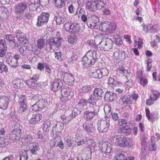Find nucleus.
I'll list each match as a JSON object with an SVG mask.
<instances>
[{
	"mask_svg": "<svg viewBox=\"0 0 160 160\" xmlns=\"http://www.w3.org/2000/svg\"><path fill=\"white\" fill-rule=\"evenodd\" d=\"M100 100V98L93 93L88 100V102L92 105H95L97 102Z\"/></svg>",
	"mask_w": 160,
	"mask_h": 160,
	"instance_id": "29",
	"label": "nucleus"
},
{
	"mask_svg": "<svg viewBox=\"0 0 160 160\" xmlns=\"http://www.w3.org/2000/svg\"><path fill=\"white\" fill-rule=\"evenodd\" d=\"M109 126V120L108 118L99 121L98 123V130L100 133L105 132L108 130Z\"/></svg>",
	"mask_w": 160,
	"mask_h": 160,
	"instance_id": "8",
	"label": "nucleus"
},
{
	"mask_svg": "<svg viewBox=\"0 0 160 160\" xmlns=\"http://www.w3.org/2000/svg\"><path fill=\"white\" fill-rule=\"evenodd\" d=\"M45 43V40L43 38H39L36 41V46L38 50L36 49L34 51V53L35 55H38L40 53L39 50L43 48Z\"/></svg>",
	"mask_w": 160,
	"mask_h": 160,
	"instance_id": "17",
	"label": "nucleus"
},
{
	"mask_svg": "<svg viewBox=\"0 0 160 160\" xmlns=\"http://www.w3.org/2000/svg\"><path fill=\"white\" fill-rule=\"evenodd\" d=\"M30 149L31 152L32 154L36 155L37 153V151H38L40 148L38 144L35 142L31 143L30 145Z\"/></svg>",
	"mask_w": 160,
	"mask_h": 160,
	"instance_id": "26",
	"label": "nucleus"
},
{
	"mask_svg": "<svg viewBox=\"0 0 160 160\" xmlns=\"http://www.w3.org/2000/svg\"><path fill=\"white\" fill-rule=\"evenodd\" d=\"M148 153L147 152L146 150L144 149L142 150V151L141 152L139 157L142 160H145L148 157Z\"/></svg>",
	"mask_w": 160,
	"mask_h": 160,
	"instance_id": "45",
	"label": "nucleus"
},
{
	"mask_svg": "<svg viewBox=\"0 0 160 160\" xmlns=\"http://www.w3.org/2000/svg\"><path fill=\"white\" fill-rule=\"evenodd\" d=\"M19 107L18 111L19 113H22L25 112L28 109V106L26 104H19Z\"/></svg>",
	"mask_w": 160,
	"mask_h": 160,
	"instance_id": "50",
	"label": "nucleus"
},
{
	"mask_svg": "<svg viewBox=\"0 0 160 160\" xmlns=\"http://www.w3.org/2000/svg\"><path fill=\"white\" fill-rule=\"evenodd\" d=\"M101 71V77L107 76L108 74V70L106 68H103L100 69Z\"/></svg>",
	"mask_w": 160,
	"mask_h": 160,
	"instance_id": "56",
	"label": "nucleus"
},
{
	"mask_svg": "<svg viewBox=\"0 0 160 160\" xmlns=\"http://www.w3.org/2000/svg\"><path fill=\"white\" fill-rule=\"evenodd\" d=\"M14 8V12L18 17H20L28 11L27 4L23 2L17 4Z\"/></svg>",
	"mask_w": 160,
	"mask_h": 160,
	"instance_id": "5",
	"label": "nucleus"
},
{
	"mask_svg": "<svg viewBox=\"0 0 160 160\" xmlns=\"http://www.w3.org/2000/svg\"><path fill=\"white\" fill-rule=\"evenodd\" d=\"M108 28V30L107 32L109 33H112L116 30L117 25L116 24L114 23H110L109 22V25Z\"/></svg>",
	"mask_w": 160,
	"mask_h": 160,
	"instance_id": "42",
	"label": "nucleus"
},
{
	"mask_svg": "<svg viewBox=\"0 0 160 160\" xmlns=\"http://www.w3.org/2000/svg\"><path fill=\"white\" fill-rule=\"evenodd\" d=\"M118 123L119 125L122 126L121 127H123V126H127L128 124L125 119H119Z\"/></svg>",
	"mask_w": 160,
	"mask_h": 160,
	"instance_id": "62",
	"label": "nucleus"
},
{
	"mask_svg": "<svg viewBox=\"0 0 160 160\" xmlns=\"http://www.w3.org/2000/svg\"><path fill=\"white\" fill-rule=\"evenodd\" d=\"M87 104L88 102L86 100L82 99H81L78 103V106L81 109H83L84 108V106L87 105Z\"/></svg>",
	"mask_w": 160,
	"mask_h": 160,
	"instance_id": "52",
	"label": "nucleus"
},
{
	"mask_svg": "<svg viewBox=\"0 0 160 160\" xmlns=\"http://www.w3.org/2000/svg\"><path fill=\"white\" fill-rule=\"evenodd\" d=\"M63 81L67 84L71 85L73 84L74 78L72 74L66 72L63 76Z\"/></svg>",
	"mask_w": 160,
	"mask_h": 160,
	"instance_id": "19",
	"label": "nucleus"
},
{
	"mask_svg": "<svg viewBox=\"0 0 160 160\" xmlns=\"http://www.w3.org/2000/svg\"><path fill=\"white\" fill-rule=\"evenodd\" d=\"M98 59L97 51H89L82 59V63L85 67H90Z\"/></svg>",
	"mask_w": 160,
	"mask_h": 160,
	"instance_id": "1",
	"label": "nucleus"
},
{
	"mask_svg": "<svg viewBox=\"0 0 160 160\" xmlns=\"http://www.w3.org/2000/svg\"><path fill=\"white\" fill-rule=\"evenodd\" d=\"M93 93L95 95L100 98L102 97L103 93V92L101 88H96L94 90Z\"/></svg>",
	"mask_w": 160,
	"mask_h": 160,
	"instance_id": "49",
	"label": "nucleus"
},
{
	"mask_svg": "<svg viewBox=\"0 0 160 160\" xmlns=\"http://www.w3.org/2000/svg\"><path fill=\"white\" fill-rule=\"evenodd\" d=\"M121 132L125 135H128L130 134L132 130L127 126H123V127H121Z\"/></svg>",
	"mask_w": 160,
	"mask_h": 160,
	"instance_id": "44",
	"label": "nucleus"
},
{
	"mask_svg": "<svg viewBox=\"0 0 160 160\" xmlns=\"http://www.w3.org/2000/svg\"><path fill=\"white\" fill-rule=\"evenodd\" d=\"M30 1L32 4L29 5V8L31 11L34 10L36 8L35 5L39 3L40 2V0H30Z\"/></svg>",
	"mask_w": 160,
	"mask_h": 160,
	"instance_id": "41",
	"label": "nucleus"
},
{
	"mask_svg": "<svg viewBox=\"0 0 160 160\" xmlns=\"http://www.w3.org/2000/svg\"><path fill=\"white\" fill-rule=\"evenodd\" d=\"M27 100L25 96H22L19 99V104H26Z\"/></svg>",
	"mask_w": 160,
	"mask_h": 160,
	"instance_id": "64",
	"label": "nucleus"
},
{
	"mask_svg": "<svg viewBox=\"0 0 160 160\" xmlns=\"http://www.w3.org/2000/svg\"><path fill=\"white\" fill-rule=\"evenodd\" d=\"M150 97L152 99L156 101L160 97V93L158 90H152Z\"/></svg>",
	"mask_w": 160,
	"mask_h": 160,
	"instance_id": "37",
	"label": "nucleus"
},
{
	"mask_svg": "<svg viewBox=\"0 0 160 160\" xmlns=\"http://www.w3.org/2000/svg\"><path fill=\"white\" fill-rule=\"evenodd\" d=\"M133 39L134 40V47H136V46H137L138 48H142V46L143 44L142 39L139 38L138 39V41H137L136 39V37L135 35L134 36V38Z\"/></svg>",
	"mask_w": 160,
	"mask_h": 160,
	"instance_id": "38",
	"label": "nucleus"
},
{
	"mask_svg": "<svg viewBox=\"0 0 160 160\" xmlns=\"http://www.w3.org/2000/svg\"><path fill=\"white\" fill-rule=\"evenodd\" d=\"M100 148L102 153L107 155L111 152L112 150V145L110 142L106 141L102 143Z\"/></svg>",
	"mask_w": 160,
	"mask_h": 160,
	"instance_id": "12",
	"label": "nucleus"
},
{
	"mask_svg": "<svg viewBox=\"0 0 160 160\" xmlns=\"http://www.w3.org/2000/svg\"><path fill=\"white\" fill-rule=\"evenodd\" d=\"M50 145L52 147H59L62 149L64 148V144L62 141L61 137L58 136L53 139L50 142Z\"/></svg>",
	"mask_w": 160,
	"mask_h": 160,
	"instance_id": "14",
	"label": "nucleus"
},
{
	"mask_svg": "<svg viewBox=\"0 0 160 160\" xmlns=\"http://www.w3.org/2000/svg\"><path fill=\"white\" fill-rule=\"evenodd\" d=\"M77 111V109H74L71 113L68 114L67 112H65L61 115L60 118L65 124H67L78 115Z\"/></svg>",
	"mask_w": 160,
	"mask_h": 160,
	"instance_id": "4",
	"label": "nucleus"
},
{
	"mask_svg": "<svg viewBox=\"0 0 160 160\" xmlns=\"http://www.w3.org/2000/svg\"><path fill=\"white\" fill-rule=\"evenodd\" d=\"M97 114L96 110L93 108L90 110H88L84 113V117L88 119H92Z\"/></svg>",
	"mask_w": 160,
	"mask_h": 160,
	"instance_id": "21",
	"label": "nucleus"
},
{
	"mask_svg": "<svg viewBox=\"0 0 160 160\" xmlns=\"http://www.w3.org/2000/svg\"><path fill=\"white\" fill-rule=\"evenodd\" d=\"M47 104V100L41 98L32 105L31 108L33 111L35 112L41 111L46 107Z\"/></svg>",
	"mask_w": 160,
	"mask_h": 160,
	"instance_id": "10",
	"label": "nucleus"
},
{
	"mask_svg": "<svg viewBox=\"0 0 160 160\" xmlns=\"http://www.w3.org/2000/svg\"><path fill=\"white\" fill-rule=\"evenodd\" d=\"M113 41L117 45H121L122 44V39L120 36L118 34H115L113 35Z\"/></svg>",
	"mask_w": 160,
	"mask_h": 160,
	"instance_id": "43",
	"label": "nucleus"
},
{
	"mask_svg": "<svg viewBox=\"0 0 160 160\" xmlns=\"http://www.w3.org/2000/svg\"><path fill=\"white\" fill-rule=\"evenodd\" d=\"M126 158V155L123 153H121L116 155L113 160H125Z\"/></svg>",
	"mask_w": 160,
	"mask_h": 160,
	"instance_id": "47",
	"label": "nucleus"
},
{
	"mask_svg": "<svg viewBox=\"0 0 160 160\" xmlns=\"http://www.w3.org/2000/svg\"><path fill=\"white\" fill-rule=\"evenodd\" d=\"M83 129L87 132H91L94 130V126L90 121H87L83 124Z\"/></svg>",
	"mask_w": 160,
	"mask_h": 160,
	"instance_id": "18",
	"label": "nucleus"
},
{
	"mask_svg": "<svg viewBox=\"0 0 160 160\" xmlns=\"http://www.w3.org/2000/svg\"><path fill=\"white\" fill-rule=\"evenodd\" d=\"M61 92V99L63 102L70 100L74 95L73 92L69 88H63Z\"/></svg>",
	"mask_w": 160,
	"mask_h": 160,
	"instance_id": "9",
	"label": "nucleus"
},
{
	"mask_svg": "<svg viewBox=\"0 0 160 160\" xmlns=\"http://www.w3.org/2000/svg\"><path fill=\"white\" fill-rule=\"evenodd\" d=\"M104 98L107 101H112L114 99L113 93L112 92H107L105 94Z\"/></svg>",
	"mask_w": 160,
	"mask_h": 160,
	"instance_id": "39",
	"label": "nucleus"
},
{
	"mask_svg": "<svg viewBox=\"0 0 160 160\" xmlns=\"http://www.w3.org/2000/svg\"><path fill=\"white\" fill-rule=\"evenodd\" d=\"M109 22L108 21H105L101 22L98 25V28L100 30L104 32H107Z\"/></svg>",
	"mask_w": 160,
	"mask_h": 160,
	"instance_id": "28",
	"label": "nucleus"
},
{
	"mask_svg": "<svg viewBox=\"0 0 160 160\" xmlns=\"http://www.w3.org/2000/svg\"><path fill=\"white\" fill-rule=\"evenodd\" d=\"M21 131L19 128H16L12 131L10 138L13 140H18L21 136Z\"/></svg>",
	"mask_w": 160,
	"mask_h": 160,
	"instance_id": "20",
	"label": "nucleus"
},
{
	"mask_svg": "<svg viewBox=\"0 0 160 160\" xmlns=\"http://www.w3.org/2000/svg\"><path fill=\"white\" fill-rule=\"evenodd\" d=\"M115 143L121 147H130L132 145L130 140H128L124 136L122 135H117L115 137Z\"/></svg>",
	"mask_w": 160,
	"mask_h": 160,
	"instance_id": "2",
	"label": "nucleus"
},
{
	"mask_svg": "<svg viewBox=\"0 0 160 160\" xmlns=\"http://www.w3.org/2000/svg\"><path fill=\"white\" fill-rule=\"evenodd\" d=\"M49 14L47 12H42L38 17L37 26L38 27L41 26L46 24L48 21Z\"/></svg>",
	"mask_w": 160,
	"mask_h": 160,
	"instance_id": "11",
	"label": "nucleus"
},
{
	"mask_svg": "<svg viewBox=\"0 0 160 160\" xmlns=\"http://www.w3.org/2000/svg\"><path fill=\"white\" fill-rule=\"evenodd\" d=\"M28 151L22 150L20 152V160H28Z\"/></svg>",
	"mask_w": 160,
	"mask_h": 160,
	"instance_id": "34",
	"label": "nucleus"
},
{
	"mask_svg": "<svg viewBox=\"0 0 160 160\" xmlns=\"http://www.w3.org/2000/svg\"><path fill=\"white\" fill-rule=\"evenodd\" d=\"M6 140L2 137H0V147H5L6 145L8 144V143L6 142Z\"/></svg>",
	"mask_w": 160,
	"mask_h": 160,
	"instance_id": "63",
	"label": "nucleus"
},
{
	"mask_svg": "<svg viewBox=\"0 0 160 160\" xmlns=\"http://www.w3.org/2000/svg\"><path fill=\"white\" fill-rule=\"evenodd\" d=\"M117 75L119 76H123L128 79L130 76V73L124 67L120 66L117 69Z\"/></svg>",
	"mask_w": 160,
	"mask_h": 160,
	"instance_id": "16",
	"label": "nucleus"
},
{
	"mask_svg": "<svg viewBox=\"0 0 160 160\" xmlns=\"http://www.w3.org/2000/svg\"><path fill=\"white\" fill-rule=\"evenodd\" d=\"M81 7H78L77 10L75 15L78 16V18H79L81 16V14H82L84 12L83 10L81 8Z\"/></svg>",
	"mask_w": 160,
	"mask_h": 160,
	"instance_id": "59",
	"label": "nucleus"
},
{
	"mask_svg": "<svg viewBox=\"0 0 160 160\" xmlns=\"http://www.w3.org/2000/svg\"><path fill=\"white\" fill-rule=\"evenodd\" d=\"M91 89V87L90 85L84 86L79 89L80 94L82 95H84L90 92Z\"/></svg>",
	"mask_w": 160,
	"mask_h": 160,
	"instance_id": "30",
	"label": "nucleus"
},
{
	"mask_svg": "<svg viewBox=\"0 0 160 160\" xmlns=\"http://www.w3.org/2000/svg\"><path fill=\"white\" fill-rule=\"evenodd\" d=\"M64 128V123L62 122H58L53 126V130L54 129L57 132H60Z\"/></svg>",
	"mask_w": 160,
	"mask_h": 160,
	"instance_id": "27",
	"label": "nucleus"
},
{
	"mask_svg": "<svg viewBox=\"0 0 160 160\" xmlns=\"http://www.w3.org/2000/svg\"><path fill=\"white\" fill-rule=\"evenodd\" d=\"M159 28V26L157 25L152 26L150 25V32L151 33H154L157 32Z\"/></svg>",
	"mask_w": 160,
	"mask_h": 160,
	"instance_id": "58",
	"label": "nucleus"
},
{
	"mask_svg": "<svg viewBox=\"0 0 160 160\" xmlns=\"http://www.w3.org/2000/svg\"><path fill=\"white\" fill-rule=\"evenodd\" d=\"M91 76L95 78H101V71L99 69H94L90 73Z\"/></svg>",
	"mask_w": 160,
	"mask_h": 160,
	"instance_id": "33",
	"label": "nucleus"
},
{
	"mask_svg": "<svg viewBox=\"0 0 160 160\" xmlns=\"http://www.w3.org/2000/svg\"><path fill=\"white\" fill-rule=\"evenodd\" d=\"M21 83V80L18 78L14 79L12 82L13 86L16 88H18L20 87Z\"/></svg>",
	"mask_w": 160,
	"mask_h": 160,
	"instance_id": "48",
	"label": "nucleus"
},
{
	"mask_svg": "<svg viewBox=\"0 0 160 160\" xmlns=\"http://www.w3.org/2000/svg\"><path fill=\"white\" fill-rule=\"evenodd\" d=\"M68 39V42L71 44L76 42L77 40V37L74 35L69 36Z\"/></svg>",
	"mask_w": 160,
	"mask_h": 160,
	"instance_id": "51",
	"label": "nucleus"
},
{
	"mask_svg": "<svg viewBox=\"0 0 160 160\" xmlns=\"http://www.w3.org/2000/svg\"><path fill=\"white\" fill-rule=\"evenodd\" d=\"M26 44L21 43L19 44V43L17 44V47L20 53L23 56H24L26 55V48L25 46V45Z\"/></svg>",
	"mask_w": 160,
	"mask_h": 160,
	"instance_id": "32",
	"label": "nucleus"
},
{
	"mask_svg": "<svg viewBox=\"0 0 160 160\" xmlns=\"http://www.w3.org/2000/svg\"><path fill=\"white\" fill-rule=\"evenodd\" d=\"M155 138L154 136H152L151 137L150 141L151 143L149 146V150L150 151H154L156 150L157 146L155 143Z\"/></svg>",
	"mask_w": 160,
	"mask_h": 160,
	"instance_id": "31",
	"label": "nucleus"
},
{
	"mask_svg": "<svg viewBox=\"0 0 160 160\" xmlns=\"http://www.w3.org/2000/svg\"><path fill=\"white\" fill-rule=\"evenodd\" d=\"M67 0H53L54 3L56 7L58 8H61L62 6L65 5V2Z\"/></svg>",
	"mask_w": 160,
	"mask_h": 160,
	"instance_id": "40",
	"label": "nucleus"
},
{
	"mask_svg": "<svg viewBox=\"0 0 160 160\" xmlns=\"http://www.w3.org/2000/svg\"><path fill=\"white\" fill-rule=\"evenodd\" d=\"M24 139H25V142L28 144L29 145H30L31 143H33L32 140H33V138L30 135L25 136Z\"/></svg>",
	"mask_w": 160,
	"mask_h": 160,
	"instance_id": "53",
	"label": "nucleus"
},
{
	"mask_svg": "<svg viewBox=\"0 0 160 160\" xmlns=\"http://www.w3.org/2000/svg\"><path fill=\"white\" fill-rule=\"evenodd\" d=\"M10 101V97L8 96H0V108L6 110Z\"/></svg>",
	"mask_w": 160,
	"mask_h": 160,
	"instance_id": "13",
	"label": "nucleus"
},
{
	"mask_svg": "<svg viewBox=\"0 0 160 160\" xmlns=\"http://www.w3.org/2000/svg\"><path fill=\"white\" fill-rule=\"evenodd\" d=\"M108 83L112 87L115 86L117 84L116 82L112 78H108Z\"/></svg>",
	"mask_w": 160,
	"mask_h": 160,
	"instance_id": "60",
	"label": "nucleus"
},
{
	"mask_svg": "<svg viewBox=\"0 0 160 160\" xmlns=\"http://www.w3.org/2000/svg\"><path fill=\"white\" fill-rule=\"evenodd\" d=\"M62 40V39L60 37H52L48 39L47 43L50 48L54 50L61 45Z\"/></svg>",
	"mask_w": 160,
	"mask_h": 160,
	"instance_id": "6",
	"label": "nucleus"
},
{
	"mask_svg": "<svg viewBox=\"0 0 160 160\" xmlns=\"http://www.w3.org/2000/svg\"><path fill=\"white\" fill-rule=\"evenodd\" d=\"M7 50L6 44L2 40H0V57H3Z\"/></svg>",
	"mask_w": 160,
	"mask_h": 160,
	"instance_id": "25",
	"label": "nucleus"
},
{
	"mask_svg": "<svg viewBox=\"0 0 160 160\" xmlns=\"http://www.w3.org/2000/svg\"><path fill=\"white\" fill-rule=\"evenodd\" d=\"M104 4L103 2L89 1L87 2L86 8L87 10L94 12L98 9L102 8L104 6Z\"/></svg>",
	"mask_w": 160,
	"mask_h": 160,
	"instance_id": "3",
	"label": "nucleus"
},
{
	"mask_svg": "<svg viewBox=\"0 0 160 160\" xmlns=\"http://www.w3.org/2000/svg\"><path fill=\"white\" fill-rule=\"evenodd\" d=\"M42 115L40 113L33 114L30 119L29 122L30 124H34L37 123L42 119Z\"/></svg>",
	"mask_w": 160,
	"mask_h": 160,
	"instance_id": "22",
	"label": "nucleus"
},
{
	"mask_svg": "<svg viewBox=\"0 0 160 160\" xmlns=\"http://www.w3.org/2000/svg\"><path fill=\"white\" fill-rule=\"evenodd\" d=\"M88 19L90 21L95 22H98L99 21V17L97 15L92 13L88 16Z\"/></svg>",
	"mask_w": 160,
	"mask_h": 160,
	"instance_id": "46",
	"label": "nucleus"
},
{
	"mask_svg": "<svg viewBox=\"0 0 160 160\" xmlns=\"http://www.w3.org/2000/svg\"><path fill=\"white\" fill-rule=\"evenodd\" d=\"M25 83L28 85V87L31 89H37L36 82L32 80V79H29L26 81Z\"/></svg>",
	"mask_w": 160,
	"mask_h": 160,
	"instance_id": "35",
	"label": "nucleus"
},
{
	"mask_svg": "<svg viewBox=\"0 0 160 160\" xmlns=\"http://www.w3.org/2000/svg\"><path fill=\"white\" fill-rule=\"evenodd\" d=\"M54 56L55 59L59 62H61L62 60V54L60 52H55Z\"/></svg>",
	"mask_w": 160,
	"mask_h": 160,
	"instance_id": "57",
	"label": "nucleus"
},
{
	"mask_svg": "<svg viewBox=\"0 0 160 160\" xmlns=\"http://www.w3.org/2000/svg\"><path fill=\"white\" fill-rule=\"evenodd\" d=\"M14 35L18 39V43L19 44L21 43L27 44L28 43V40L25 36L24 33L21 32L20 30H17L15 32Z\"/></svg>",
	"mask_w": 160,
	"mask_h": 160,
	"instance_id": "15",
	"label": "nucleus"
},
{
	"mask_svg": "<svg viewBox=\"0 0 160 160\" xmlns=\"http://www.w3.org/2000/svg\"><path fill=\"white\" fill-rule=\"evenodd\" d=\"M72 23L70 22H68L65 23L64 25V28L65 30L68 32H71V28Z\"/></svg>",
	"mask_w": 160,
	"mask_h": 160,
	"instance_id": "55",
	"label": "nucleus"
},
{
	"mask_svg": "<svg viewBox=\"0 0 160 160\" xmlns=\"http://www.w3.org/2000/svg\"><path fill=\"white\" fill-rule=\"evenodd\" d=\"M96 147V142L93 141V143H92L90 147H87L85 148L83 150L86 152L87 154H91V151L92 149H94Z\"/></svg>",
	"mask_w": 160,
	"mask_h": 160,
	"instance_id": "36",
	"label": "nucleus"
},
{
	"mask_svg": "<svg viewBox=\"0 0 160 160\" xmlns=\"http://www.w3.org/2000/svg\"><path fill=\"white\" fill-rule=\"evenodd\" d=\"M112 42L109 38L103 40L99 44V47L101 50L108 51L112 49L113 47Z\"/></svg>",
	"mask_w": 160,
	"mask_h": 160,
	"instance_id": "7",
	"label": "nucleus"
},
{
	"mask_svg": "<svg viewBox=\"0 0 160 160\" xmlns=\"http://www.w3.org/2000/svg\"><path fill=\"white\" fill-rule=\"evenodd\" d=\"M61 82L58 79L53 81L52 84V89L54 91H57L59 90L61 87Z\"/></svg>",
	"mask_w": 160,
	"mask_h": 160,
	"instance_id": "24",
	"label": "nucleus"
},
{
	"mask_svg": "<svg viewBox=\"0 0 160 160\" xmlns=\"http://www.w3.org/2000/svg\"><path fill=\"white\" fill-rule=\"evenodd\" d=\"M8 69L7 67L2 62H0V73L3 72H8Z\"/></svg>",
	"mask_w": 160,
	"mask_h": 160,
	"instance_id": "54",
	"label": "nucleus"
},
{
	"mask_svg": "<svg viewBox=\"0 0 160 160\" xmlns=\"http://www.w3.org/2000/svg\"><path fill=\"white\" fill-rule=\"evenodd\" d=\"M54 19L57 25L63 24L66 20L65 16L62 14L56 15Z\"/></svg>",
	"mask_w": 160,
	"mask_h": 160,
	"instance_id": "23",
	"label": "nucleus"
},
{
	"mask_svg": "<svg viewBox=\"0 0 160 160\" xmlns=\"http://www.w3.org/2000/svg\"><path fill=\"white\" fill-rule=\"evenodd\" d=\"M148 81L146 77H141L140 78V83L143 87H144L145 85H147L148 83Z\"/></svg>",
	"mask_w": 160,
	"mask_h": 160,
	"instance_id": "61",
	"label": "nucleus"
}]
</instances>
